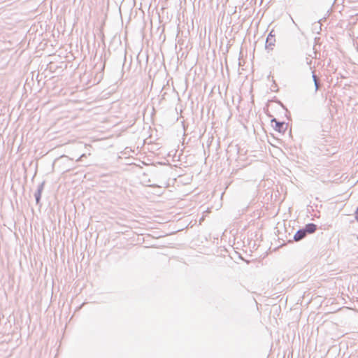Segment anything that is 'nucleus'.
<instances>
[{
  "instance_id": "nucleus-1",
  "label": "nucleus",
  "mask_w": 358,
  "mask_h": 358,
  "mask_svg": "<svg viewBox=\"0 0 358 358\" xmlns=\"http://www.w3.org/2000/svg\"><path fill=\"white\" fill-rule=\"evenodd\" d=\"M273 128L279 133H285L287 130V125L283 122H278L275 119L271 120Z\"/></svg>"
},
{
  "instance_id": "nucleus-2",
  "label": "nucleus",
  "mask_w": 358,
  "mask_h": 358,
  "mask_svg": "<svg viewBox=\"0 0 358 358\" xmlns=\"http://www.w3.org/2000/svg\"><path fill=\"white\" fill-rule=\"evenodd\" d=\"M275 43V35L273 33V31H271L266 38V48L270 50H273V46Z\"/></svg>"
},
{
  "instance_id": "nucleus-3",
  "label": "nucleus",
  "mask_w": 358,
  "mask_h": 358,
  "mask_svg": "<svg viewBox=\"0 0 358 358\" xmlns=\"http://www.w3.org/2000/svg\"><path fill=\"white\" fill-rule=\"evenodd\" d=\"M306 235V231L303 230H299L294 236V240L295 241H299L301 239H303Z\"/></svg>"
},
{
  "instance_id": "nucleus-4",
  "label": "nucleus",
  "mask_w": 358,
  "mask_h": 358,
  "mask_svg": "<svg viewBox=\"0 0 358 358\" xmlns=\"http://www.w3.org/2000/svg\"><path fill=\"white\" fill-rule=\"evenodd\" d=\"M317 229V226L313 223H310L306 225L305 231L306 233L313 234Z\"/></svg>"
},
{
  "instance_id": "nucleus-5",
  "label": "nucleus",
  "mask_w": 358,
  "mask_h": 358,
  "mask_svg": "<svg viewBox=\"0 0 358 358\" xmlns=\"http://www.w3.org/2000/svg\"><path fill=\"white\" fill-rule=\"evenodd\" d=\"M313 79H314V82H315V84L316 89L317 90L318 89V85H317V80L316 76L313 75Z\"/></svg>"
}]
</instances>
